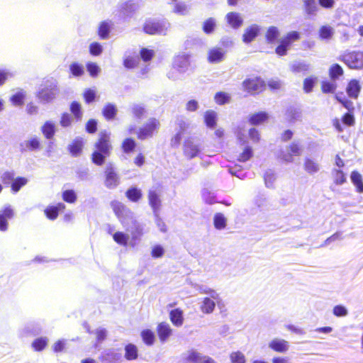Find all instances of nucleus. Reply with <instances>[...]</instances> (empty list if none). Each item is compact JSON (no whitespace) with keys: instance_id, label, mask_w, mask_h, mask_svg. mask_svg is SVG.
I'll return each instance as SVG.
<instances>
[{"instance_id":"nucleus-1","label":"nucleus","mask_w":363,"mask_h":363,"mask_svg":"<svg viewBox=\"0 0 363 363\" xmlns=\"http://www.w3.org/2000/svg\"><path fill=\"white\" fill-rule=\"evenodd\" d=\"M112 150L111 133L106 130L100 131L94 144V150L91 155L92 163L96 166H102L104 164L106 159L111 155Z\"/></svg>"},{"instance_id":"nucleus-2","label":"nucleus","mask_w":363,"mask_h":363,"mask_svg":"<svg viewBox=\"0 0 363 363\" xmlns=\"http://www.w3.org/2000/svg\"><path fill=\"white\" fill-rule=\"evenodd\" d=\"M160 127V121L155 118H150L147 123L138 129L136 133L137 138L140 140H144L152 138L155 133L158 132Z\"/></svg>"},{"instance_id":"nucleus-3","label":"nucleus","mask_w":363,"mask_h":363,"mask_svg":"<svg viewBox=\"0 0 363 363\" xmlns=\"http://www.w3.org/2000/svg\"><path fill=\"white\" fill-rule=\"evenodd\" d=\"M169 27V23L164 21L149 19L143 25V31L151 35H165Z\"/></svg>"},{"instance_id":"nucleus-4","label":"nucleus","mask_w":363,"mask_h":363,"mask_svg":"<svg viewBox=\"0 0 363 363\" xmlns=\"http://www.w3.org/2000/svg\"><path fill=\"white\" fill-rule=\"evenodd\" d=\"M341 60L351 69H361L363 67V52L354 51L345 53Z\"/></svg>"},{"instance_id":"nucleus-5","label":"nucleus","mask_w":363,"mask_h":363,"mask_svg":"<svg viewBox=\"0 0 363 363\" xmlns=\"http://www.w3.org/2000/svg\"><path fill=\"white\" fill-rule=\"evenodd\" d=\"M104 177V184L108 189H114L119 184V177L111 164L106 167Z\"/></svg>"},{"instance_id":"nucleus-6","label":"nucleus","mask_w":363,"mask_h":363,"mask_svg":"<svg viewBox=\"0 0 363 363\" xmlns=\"http://www.w3.org/2000/svg\"><path fill=\"white\" fill-rule=\"evenodd\" d=\"M58 93L57 85L55 82H51L49 85L41 89L38 93V99L43 102H50L55 99Z\"/></svg>"},{"instance_id":"nucleus-7","label":"nucleus","mask_w":363,"mask_h":363,"mask_svg":"<svg viewBox=\"0 0 363 363\" xmlns=\"http://www.w3.org/2000/svg\"><path fill=\"white\" fill-rule=\"evenodd\" d=\"M242 85L245 90L249 93H254L261 91L264 87V82L261 78L254 77L245 80Z\"/></svg>"},{"instance_id":"nucleus-8","label":"nucleus","mask_w":363,"mask_h":363,"mask_svg":"<svg viewBox=\"0 0 363 363\" xmlns=\"http://www.w3.org/2000/svg\"><path fill=\"white\" fill-rule=\"evenodd\" d=\"M238 140L242 143V146L241 147V152L238 155V160L240 162H247L250 159H251L254 155L253 150L251 146L248 144H246V140L244 138V135L239 133L238 134Z\"/></svg>"},{"instance_id":"nucleus-9","label":"nucleus","mask_w":363,"mask_h":363,"mask_svg":"<svg viewBox=\"0 0 363 363\" xmlns=\"http://www.w3.org/2000/svg\"><path fill=\"white\" fill-rule=\"evenodd\" d=\"M14 210L10 205H7L0 211V231H6L9 228L8 220L14 217Z\"/></svg>"},{"instance_id":"nucleus-10","label":"nucleus","mask_w":363,"mask_h":363,"mask_svg":"<svg viewBox=\"0 0 363 363\" xmlns=\"http://www.w3.org/2000/svg\"><path fill=\"white\" fill-rule=\"evenodd\" d=\"M289 342L286 340L274 337L268 342V347L278 353H286L289 350Z\"/></svg>"},{"instance_id":"nucleus-11","label":"nucleus","mask_w":363,"mask_h":363,"mask_svg":"<svg viewBox=\"0 0 363 363\" xmlns=\"http://www.w3.org/2000/svg\"><path fill=\"white\" fill-rule=\"evenodd\" d=\"M173 330L167 322L162 321L157 324L156 333L159 340L162 343H164L172 335Z\"/></svg>"},{"instance_id":"nucleus-12","label":"nucleus","mask_w":363,"mask_h":363,"mask_svg":"<svg viewBox=\"0 0 363 363\" xmlns=\"http://www.w3.org/2000/svg\"><path fill=\"white\" fill-rule=\"evenodd\" d=\"M184 155L189 159L196 157L199 152V148L194 143L191 138H187L184 142L183 146Z\"/></svg>"},{"instance_id":"nucleus-13","label":"nucleus","mask_w":363,"mask_h":363,"mask_svg":"<svg viewBox=\"0 0 363 363\" xmlns=\"http://www.w3.org/2000/svg\"><path fill=\"white\" fill-rule=\"evenodd\" d=\"M189 65V55L187 54L178 55L173 60V67L179 71H185Z\"/></svg>"},{"instance_id":"nucleus-14","label":"nucleus","mask_w":363,"mask_h":363,"mask_svg":"<svg viewBox=\"0 0 363 363\" xmlns=\"http://www.w3.org/2000/svg\"><path fill=\"white\" fill-rule=\"evenodd\" d=\"M113 23L111 21H101L98 28L97 34L100 39L106 40L109 38Z\"/></svg>"},{"instance_id":"nucleus-15","label":"nucleus","mask_w":363,"mask_h":363,"mask_svg":"<svg viewBox=\"0 0 363 363\" xmlns=\"http://www.w3.org/2000/svg\"><path fill=\"white\" fill-rule=\"evenodd\" d=\"M169 320L174 326L181 327L184 320L183 311L179 308L170 311Z\"/></svg>"},{"instance_id":"nucleus-16","label":"nucleus","mask_w":363,"mask_h":363,"mask_svg":"<svg viewBox=\"0 0 363 363\" xmlns=\"http://www.w3.org/2000/svg\"><path fill=\"white\" fill-rule=\"evenodd\" d=\"M65 209V205L63 203H58L55 206H48L44 212L46 217L50 220H55L60 211H63Z\"/></svg>"},{"instance_id":"nucleus-17","label":"nucleus","mask_w":363,"mask_h":363,"mask_svg":"<svg viewBox=\"0 0 363 363\" xmlns=\"http://www.w3.org/2000/svg\"><path fill=\"white\" fill-rule=\"evenodd\" d=\"M137 143L133 138L128 137L123 140L121 144V149L123 153L128 155L135 151Z\"/></svg>"},{"instance_id":"nucleus-18","label":"nucleus","mask_w":363,"mask_h":363,"mask_svg":"<svg viewBox=\"0 0 363 363\" xmlns=\"http://www.w3.org/2000/svg\"><path fill=\"white\" fill-rule=\"evenodd\" d=\"M361 90V85L359 81L356 79L351 80L346 88V92L347 95L352 99H357L359 94Z\"/></svg>"},{"instance_id":"nucleus-19","label":"nucleus","mask_w":363,"mask_h":363,"mask_svg":"<svg viewBox=\"0 0 363 363\" xmlns=\"http://www.w3.org/2000/svg\"><path fill=\"white\" fill-rule=\"evenodd\" d=\"M118 109L115 104L108 103L102 109V115L106 121L113 120L117 115Z\"/></svg>"},{"instance_id":"nucleus-20","label":"nucleus","mask_w":363,"mask_h":363,"mask_svg":"<svg viewBox=\"0 0 363 363\" xmlns=\"http://www.w3.org/2000/svg\"><path fill=\"white\" fill-rule=\"evenodd\" d=\"M23 150L26 151H35L40 149L41 143L40 139L35 136L26 140L23 144L21 145Z\"/></svg>"},{"instance_id":"nucleus-21","label":"nucleus","mask_w":363,"mask_h":363,"mask_svg":"<svg viewBox=\"0 0 363 363\" xmlns=\"http://www.w3.org/2000/svg\"><path fill=\"white\" fill-rule=\"evenodd\" d=\"M289 153L287 154H281L280 157L281 160L286 162H293V155H299L301 153V149L300 146L296 143H293L289 147Z\"/></svg>"},{"instance_id":"nucleus-22","label":"nucleus","mask_w":363,"mask_h":363,"mask_svg":"<svg viewBox=\"0 0 363 363\" xmlns=\"http://www.w3.org/2000/svg\"><path fill=\"white\" fill-rule=\"evenodd\" d=\"M111 206L118 218L122 219L125 218L128 210L124 204L118 201H113L111 202Z\"/></svg>"},{"instance_id":"nucleus-23","label":"nucleus","mask_w":363,"mask_h":363,"mask_svg":"<svg viewBox=\"0 0 363 363\" xmlns=\"http://www.w3.org/2000/svg\"><path fill=\"white\" fill-rule=\"evenodd\" d=\"M259 31V28L257 25H252L248 27L247 28H246L243 34V41L246 43H250L255 38Z\"/></svg>"},{"instance_id":"nucleus-24","label":"nucleus","mask_w":363,"mask_h":363,"mask_svg":"<svg viewBox=\"0 0 363 363\" xmlns=\"http://www.w3.org/2000/svg\"><path fill=\"white\" fill-rule=\"evenodd\" d=\"M125 196L130 201L136 203L141 199L143 194L140 189L131 186L125 191Z\"/></svg>"},{"instance_id":"nucleus-25","label":"nucleus","mask_w":363,"mask_h":363,"mask_svg":"<svg viewBox=\"0 0 363 363\" xmlns=\"http://www.w3.org/2000/svg\"><path fill=\"white\" fill-rule=\"evenodd\" d=\"M124 357L127 360H135L138 357V350L136 345L132 343H128L125 346Z\"/></svg>"},{"instance_id":"nucleus-26","label":"nucleus","mask_w":363,"mask_h":363,"mask_svg":"<svg viewBox=\"0 0 363 363\" xmlns=\"http://www.w3.org/2000/svg\"><path fill=\"white\" fill-rule=\"evenodd\" d=\"M291 44L292 43L287 38V37L284 35L279 40V45L277 46L275 50L276 53L279 56L286 55L287 53V50H289V48Z\"/></svg>"},{"instance_id":"nucleus-27","label":"nucleus","mask_w":363,"mask_h":363,"mask_svg":"<svg viewBox=\"0 0 363 363\" xmlns=\"http://www.w3.org/2000/svg\"><path fill=\"white\" fill-rule=\"evenodd\" d=\"M303 167L305 171L311 174L318 172L320 169L319 164L315 160L310 157L305 159Z\"/></svg>"},{"instance_id":"nucleus-28","label":"nucleus","mask_w":363,"mask_h":363,"mask_svg":"<svg viewBox=\"0 0 363 363\" xmlns=\"http://www.w3.org/2000/svg\"><path fill=\"white\" fill-rule=\"evenodd\" d=\"M224 52L219 48H214L209 50L208 60L211 63L221 61L224 57Z\"/></svg>"},{"instance_id":"nucleus-29","label":"nucleus","mask_w":363,"mask_h":363,"mask_svg":"<svg viewBox=\"0 0 363 363\" xmlns=\"http://www.w3.org/2000/svg\"><path fill=\"white\" fill-rule=\"evenodd\" d=\"M149 204L153 211H157L161 206V200L155 191H149L148 192Z\"/></svg>"},{"instance_id":"nucleus-30","label":"nucleus","mask_w":363,"mask_h":363,"mask_svg":"<svg viewBox=\"0 0 363 363\" xmlns=\"http://www.w3.org/2000/svg\"><path fill=\"white\" fill-rule=\"evenodd\" d=\"M143 342L147 346H152L155 342V335L150 329H144L140 333Z\"/></svg>"},{"instance_id":"nucleus-31","label":"nucleus","mask_w":363,"mask_h":363,"mask_svg":"<svg viewBox=\"0 0 363 363\" xmlns=\"http://www.w3.org/2000/svg\"><path fill=\"white\" fill-rule=\"evenodd\" d=\"M41 132L46 139H51L55 133V124L51 121H46L41 127Z\"/></svg>"},{"instance_id":"nucleus-32","label":"nucleus","mask_w":363,"mask_h":363,"mask_svg":"<svg viewBox=\"0 0 363 363\" xmlns=\"http://www.w3.org/2000/svg\"><path fill=\"white\" fill-rule=\"evenodd\" d=\"M334 33L335 30L332 26L329 25H325L321 26L319 29V38L321 40H330L333 38Z\"/></svg>"},{"instance_id":"nucleus-33","label":"nucleus","mask_w":363,"mask_h":363,"mask_svg":"<svg viewBox=\"0 0 363 363\" xmlns=\"http://www.w3.org/2000/svg\"><path fill=\"white\" fill-rule=\"evenodd\" d=\"M216 113L213 110H208L204 113V123L210 128H215L216 125Z\"/></svg>"},{"instance_id":"nucleus-34","label":"nucleus","mask_w":363,"mask_h":363,"mask_svg":"<svg viewBox=\"0 0 363 363\" xmlns=\"http://www.w3.org/2000/svg\"><path fill=\"white\" fill-rule=\"evenodd\" d=\"M243 18L240 13H228V24L234 28H238L242 25Z\"/></svg>"},{"instance_id":"nucleus-35","label":"nucleus","mask_w":363,"mask_h":363,"mask_svg":"<svg viewBox=\"0 0 363 363\" xmlns=\"http://www.w3.org/2000/svg\"><path fill=\"white\" fill-rule=\"evenodd\" d=\"M83 143L80 140H74L68 147L69 153L73 157H78L82 154Z\"/></svg>"},{"instance_id":"nucleus-36","label":"nucleus","mask_w":363,"mask_h":363,"mask_svg":"<svg viewBox=\"0 0 363 363\" xmlns=\"http://www.w3.org/2000/svg\"><path fill=\"white\" fill-rule=\"evenodd\" d=\"M28 183V179L23 177L14 178L11 183V190L13 193H17L23 186Z\"/></svg>"},{"instance_id":"nucleus-37","label":"nucleus","mask_w":363,"mask_h":363,"mask_svg":"<svg viewBox=\"0 0 363 363\" xmlns=\"http://www.w3.org/2000/svg\"><path fill=\"white\" fill-rule=\"evenodd\" d=\"M350 178L352 182L356 186L357 191L359 193H363V182L362 175L359 172L353 171L351 173Z\"/></svg>"},{"instance_id":"nucleus-38","label":"nucleus","mask_w":363,"mask_h":363,"mask_svg":"<svg viewBox=\"0 0 363 363\" xmlns=\"http://www.w3.org/2000/svg\"><path fill=\"white\" fill-rule=\"evenodd\" d=\"M180 131L177 133L171 139V146L172 147H178L182 140V135L186 129V125L184 122H181L179 123Z\"/></svg>"},{"instance_id":"nucleus-39","label":"nucleus","mask_w":363,"mask_h":363,"mask_svg":"<svg viewBox=\"0 0 363 363\" xmlns=\"http://www.w3.org/2000/svg\"><path fill=\"white\" fill-rule=\"evenodd\" d=\"M333 182L337 185H342L347 181L345 174L340 169H334L332 171Z\"/></svg>"},{"instance_id":"nucleus-40","label":"nucleus","mask_w":363,"mask_h":363,"mask_svg":"<svg viewBox=\"0 0 363 363\" xmlns=\"http://www.w3.org/2000/svg\"><path fill=\"white\" fill-rule=\"evenodd\" d=\"M279 35H280V33H279L278 28H277L275 26H270L267 29L265 36H266L267 40L269 43H273L277 41Z\"/></svg>"},{"instance_id":"nucleus-41","label":"nucleus","mask_w":363,"mask_h":363,"mask_svg":"<svg viewBox=\"0 0 363 363\" xmlns=\"http://www.w3.org/2000/svg\"><path fill=\"white\" fill-rule=\"evenodd\" d=\"M113 240L118 245L126 247L129 240V236L123 232H116L113 235Z\"/></svg>"},{"instance_id":"nucleus-42","label":"nucleus","mask_w":363,"mask_h":363,"mask_svg":"<svg viewBox=\"0 0 363 363\" xmlns=\"http://www.w3.org/2000/svg\"><path fill=\"white\" fill-rule=\"evenodd\" d=\"M69 109L77 121H80L82 118V105L78 101H72L70 104Z\"/></svg>"},{"instance_id":"nucleus-43","label":"nucleus","mask_w":363,"mask_h":363,"mask_svg":"<svg viewBox=\"0 0 363 363\" xmlns=\"http://www.w3.org/2000/svg\"><path fill=\"white\" fill-rule=\"evenodd\" d=\"M268 119L267 113L259 112L252 115L250 118V122L252 125H259Z\"/></svg>"},{"instance_id":"nucleus-44","label":"nucleus","mask_w":363,"mask_h":363,"mask_svg":"<svg viewBox=\"0 0 363 363\" xmlns=\"http://www.w3.org/2000/svg\"><path fill=\"white\" fill-rule=\"evenodd\" d=\"M69 72L72 76L79 77L84 74V66L77 62H74L69 65Z\"/></svg>"},{"instance_id":"nucleus-45","label":"nucleus","mask_w":363,"mask_h":363,"mask_svg":"<svg viewBox=\"0 0 363 363\" xmlns=\"http://www.w3.org/2000/svg\"><path fill=\"white\" fill-rule=\"evenodd\" d=\"M48 338L40 337L35 339L32 343V347L35 352H40L43 350L48 345Z\"/></svg>"},{"instance_id":"nucleus-46","label":"nucleus","mask_w":363,"mask_h":363,"mask_svg":"<svg viewBox=\"0 0 363 363\" xmlns=\"http://www.w3.org/2000/svg\"><path fill=\"white\" fill-rule=\"evenodd\" d=\"M26 99V94L23 91H18L13 95L10 99L12 104L16 106H21L24 104V101Z\"/></svg>"},{"instance_id":"nucleus-47","label":"nucleus","mask_w":363,"mask_h":363,"mask_svg":"<svg viewBox=\"0 0 363 363\" xmlns=\"http://www.w3.org/2000/svg\"><path fill=\"white\" fill-rule=\"evenodd\" d=\"M62 198L64 201L68 203H74L77 199V196L74 190L67 189L62 192Z\"/></svg>"},{"instance_id":"nucleus-48","label":"nucleus","mask_w":363,"mask_h":363,"mask_svg":"<svg viewBox=\"0 0 363 363\" xmlns=\"http://www.w3.org/2000/svg\"><path fill=\"white\" fill-rule=\"evenodd\" d=\"M215 308V303L210 298H205L201 306V310L204 313H212Z\"/></svg>"},{"instance_id":"nucleus-49","label":"nucleus","mask_w":363,"mask_h":363,"mask_svg":"<svg viewBox=\"0 0 363 363\" xmlns=\"http://www.w3.org/2000/svg\"><path fill=\"white\" fill-rule=\"evenodd\" d=\"M343 69L337 64L333 65L329 69V74L332 79L335 80L343 74Z\"/></svg>"},{"instance_id":"nucleus-50","label":"nucleus","mask_w":363,"mask_h":363,"mask_svg":"<svg viewBox=\"0 0 363 363\" xmlns=\"http://www.w3.org/2000/svg\"><path fill=\"white\" fill-rule=\"evenodd\" d=\"M14 179V172L12 171H6L1 175V181L5 186H11Z\"/></svg>"},{"instance_id":"nucleus-51","label":"nucleus","mask_w":363,"mask_h":363,"mask_svg":"<svg viewBox=\"0 0 363 363\" xmlns=\"http://www.w3.org/2000/svg\"><path fill=\"white\" fill-rule=\"evenodd\" d=\"M230 359L231 363H245L246 362V358L245 354L240 352L236 351L233 352L230 355Z\"/></svg>"},{"instance_id":"nucleus-52","label":"nucleus","mask_w":363,"mask_h":363,"mask_svg":"<svg viewBox=\"0 0 363 363\" xmlns=\"http://www.w3.org/2000/svg\"><path fill=\"white\" fill-rule=\"evenodd\" d=\"M89 51L92 56H99L103 52L102 45L98 42H93L89 45Z\"/></svg>"},{"instance_id":"nucleus-53","label":"nucleus","mask_w":363,"mask_h":363,"mask_svg":"<svg viewBox=\"0 0 363 363\" xmlns=\"http://www.w3.org/2000/svg\"><path fill=\"white\" fill-rule=\"evenodd\" d=\"M87 72L91 77H96L99 72L100 68L96 62H89L86 65Z\"/></svg>"},{"instance_id":"nucleus-54","label":"nucleus","mask_w":363,"mask_h":363,"mask_svg":"<svg viewBox=\"0 0 363 363\" xmlns=\"http://www.w3.org/2000/svg\"><path fill=\"white\" fill-rule=\"evenodd\" d=\"M213 224L216 228L223 229L225 227V218L222 213H216L213 218Z\"/></svg>"},{"instance_id":"nucleus-55","label":"nucleus","mask_w":363,"mask_h":363,"mask_svg":"<svg viewBox=\"0 0 363 363\" xmlns=\"http://www.w3.org/2000/svg\"><path fill=\"white\" fill-rule=\"evenodd\" d=\"M215 26V20L213 18H209L203 22V30L206 34H210L214 30Z\"/></svg>"},{"instance_id":"nucleus-56","label":"nucleus","mask_w":363,"mask_h":363,"mask_svg":"<svg viewBox=\"0 0 363 363\" xmlns=\"http://www.w3.org/2000/svg\"><path fill=\"white\" fill-rule=\"evenodd\" d=\"M139 60L136 57L128 56L123 60V65L128 69H133L138 66Z\"/></svg>"},{"instance_id":"nucleus-57","label":"nucleus","mask_w":363,"mask_h":363,"mask_svg":"<svg viewBox=\"0 0 363 363\" xmlns=\"http://www.w3.org/2000/svg\"><path fill=\"white\" fill-rule=\"evenodd\" d=\"M140 55L141 59L144 62H149L153 58V57L155 55V52L153 50L147 49L146 48H143L140 50Z\"/></svg>"},{"instance_id":"nucleus-58","label":"nucleus","mask_w":363,"mask_h":363,"mask_svg":"<svg viewBox=\"0 0 363 363\" xmlns=\"http://www.w3.org/2000/svg\"><path fill=\"white\" fill-rule=\"evenodd\" d=\"M264 179L266 186L267 187H272L274 183L275 179H276V176H275L274 172L271 169L267 170L264 175Z\"/></svg>"},{"instance_id":"nucleus-59","label":"nucleus","mask_w":363,"mask_h":363,"mask_svg":"<svg viewBox=\"0 0 363 363\" xmlns=\"http://www.w3.org/2000/svg\"><path fill=\"white\" fill-rule=\"evenodd\" d=\"M186 361L187 363L201 362V356L199 352L196 351H192L186 357Z\"/></svg>"},{"instance_id":"nucleus-60","label":"nucleus","mask_w":363,"mask_h":363,"mask_svg":"<svg viewBox=\"0 0 363 363\" xmlns=\"http://www.w3.org/2000/svg\"><path fill=\"white\" fill-rule=\"evenodd\" d=\"M248 137L253 143H258L260 140L259 132L255 128L249 129Z\"/></svg>"},{"instance_id":"nucleus-61","label":"nucleus","mask_w":363,"mask_h":363,"mask_svg":"<svg viewBox=\"0 0 363 363\" xmlns=\"http://www.w3.org/2000/svg\"><path fill=\"white\" fill-rule=\"evenodd\" d=\"M337 88L335 82H323L322 83V91L324 93H333Z\"/></svg>"},{"instance_id":"nucleus-62","label":"nucleus","mask_w":363,"mask_h":363,"mask_svg":"<svg viewBox=\"0 0 363 363\" xmlns=\"http://www.w3.org/2000/svg\"><path fill=\"white\" fill-rule=\"evenodd\" d=\"M83 97H84V101L86 104H90L95 100L96 93H95L94 90L91 89H87L84 91V92L83 94Z\"/></svg>"},{"instance_id":"nucleus-63","label":"nucleus","mask_w":363,"mask_h":363,"mask_svg":"<svg viewBox=\"0 0 363 363\" xmlns=\"http://www.w3.org/2000/svg\"><path fill=\"white\" fill-rule=\"evenodd\" d=\"M86 131L88 133H95L97 130V121L95 119L91 118L88 120L86 123Z\"/></svg>"},{"instance_id":"nucleus-64","label":"nucleus","mask_w":363,"mask_h":363,"mask_svg":"<svg viewBox=\"0 0 363 363\" xmlns=\"http://www.w3.org/2000/svg\"><path fill=\"white\" fill-rule=\"evenodd\" d=\"M333 314L337 317H343L347 315V310L342 306H336L333 308Z\"/></svg>"}]
</instances>
